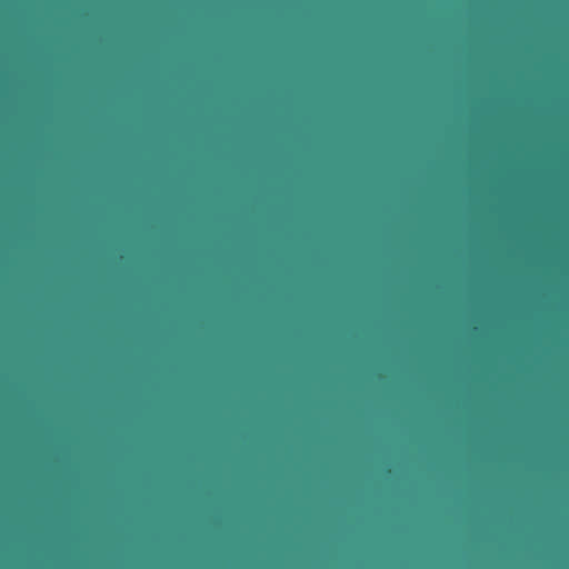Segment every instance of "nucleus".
<instances>
[{
	"instance_id": "nucleus-5",
	"label": "nucleus",
	"mask_w": 569,
	"mask_h": 569,
	"mask_svg": "<svg viewBox=\"0 0 569 569\" xmlns=\"http://www.w3.org/2000/svg\"><path fill=\"white\" fill-rule=\"evenodd\" d=\"M462 74H463V76H467L468 73H467V72H463Z\"/></svg>"
},
{
	"instance_id": "nucleus-2",
	"label": "nucleus",
	"mask_w": 569,
	"mask_h": 569,
	"mask_svg": "<svg viewBox=\"0 0 569 569\" xmlns=\"http://www.w3.org/2000/svg\"><path fill=\"white\" fill-rule=\"evenodd\" d=\"M510 73H499V77H500V84L502 83V81L505 80L503 79V76H509ZM545 76H553L555 73H543Z\"/></svg>"
},
{
	"instance_id": "nucleus-4",
	"label": "nucleus",
	"mask_w": 569,
	"mask_h": 569,
	"mask_svg": "<svg viewBox=\"0 0 569 569\" xmlns=\"http://www.w3.org/2000/svg\"><path fill=\"white\" fill-rule=\"evenodd\" d=\"M499 249H500V250H501V249H507V248H506V246H505V243L502 242V240H501V239H500V246H499Z\"/></svg>"
},
{
	"instance_id": "nucleus-3",
	"label": "nucleus",
	"mask_w": 569,
	"mask_h": 569,
	"mask_svg": "<svg viewBox=\"0 0 569 569\" xmlns=\"http://www.w3.org/2000/svg\"><path fill=\"white\" fill-rule=\"evenodd\" d=\"M477 213H478V212H476V210H470V212H469V214H468V216H469V218H477V217H476V216H478Z\"/></svg>"
},
{
	"instance_id": "nucleus-1",
	"label": "nucleus",
	"mask_w": 569,
	"mask_h": 569,
	"mask_svg": "<svg viewBox=\"0 0 569 569\" xmlns=\"http://www.w3.org/2000/svg\"><path fill=\"white\" fill-rule=\"evenodd\" d=\"M489 297H498V0H489Z\"/></svg>"
}]
</instances>
